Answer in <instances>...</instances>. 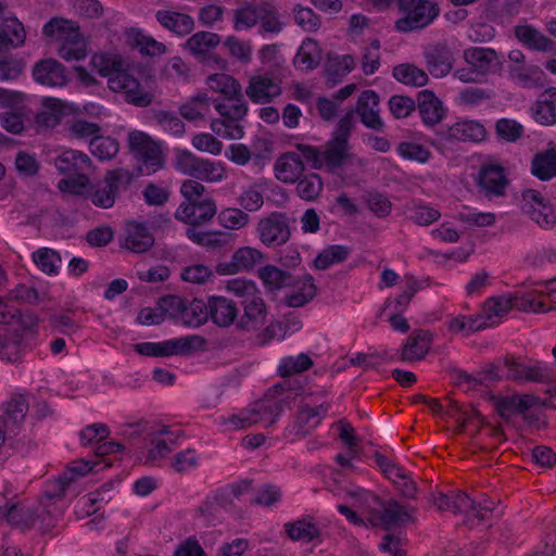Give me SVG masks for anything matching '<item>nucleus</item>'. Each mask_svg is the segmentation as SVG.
Returning a JSON list of instances; mask_svg holds the SVG:
<instances>
[{
  "mask_svg": "<svg viewBox=\"0 0 556 556\" xmlns=\"http://www.w3.org/2000/svg\"><path fill=\"white\" fill-rule=\"evenodd\" d=\"M418 111L425 125L433 127L445 116L442 101L430 90L418 93Z\"/></svg>",
  "mask_w": 556,
  "mask_h": 556,
  "instance_id": "b1692460",
  "label": "nucleus"
},
{
  "mask_svg": "<svg viewBox=\"0 0 556 556\" xmlns=\"http://www.w3.org/2000/svg\"><path fill=\"white\" fill-rule=\"evenodd\" d=\"M486 137L485 127L477 121H460L441 132L445 141H471L481 142Z\"/></svg>",
  "mask_w": 556,
  "mask_h": 556,
  "instance_id": "6ab92c4d",
  "label": "nucleus"
},
{
  "mask_svg": "<svg viewBox=\"0 0 556 556\" xmlns=\"http://www.w3.org/2000/svg\"><path fill=\"white\" fill-rule=\"evenodd\" d=\"M263 193V184L255 182L242 190L238 203L245 212H257L264 204Z\"/></svg>",
  "mask_w": 556,
  "mask_h": 556,
  "instance_id": "e2e57ef3",
  "label": "nucleus"
},
{
  "mask_svg": "<svg viewBox=\"0 0 556 556\" xmlns=\"http://www.w3.org/2000/svg\"><path fill=\"white\" fill-rule=\"evenodd\" d=\"M295 192L305 201H315L324 189V182L318 174L301 176L296 181Z\"/></svg>",
  "mask_w": 556,
  "mask_h": 556,
  "instance_id": "8fccbe9b",
  "label": "nucleus"
},
{
  "mask_svg": "<svg viewBox=\"0 0 556 556\" xmlns=\"http://www.w3.org/2000/svg\"><path fill=\"white\" fill-rule=\"evenodd\" d=\"M469 502L470 505L459 510V514H463L465 517L464 523L466 526L475 528L491 519L494 511V503L490 498L483 496L482 500L476 501L469 497Z\"/></svg>",
  "mask_w": 556,
  "mask_h": 556,
  "instance_id": "473e14b6",
  "label": "nucleus"
},
{
  "mask_svg": "<svg viewBox=\"0 0 556 556\" xmlns=\"http://www.w3.org/2000/svg\"><path fill=\"white\" fill-rule=\"evenodd\" d=\"M207 321V304L202 299L187 300L179 324L187 327H200Z\"/></svg>",
  "mask_w": 556,
  "mask_h": 556,
  "instance_id": "37998d69",
  "label": "nucleus"
},
{
  "mask_svg": "<svg viewBox=\"0 0 556 556\" xmlns=\"http://www.w3.org/2000/svg\"><path fill=\"white\" fill-rule=\"evenodd\" d=\"M99 74L108 78L110 90L122 93L127 103L139 108H146L152 103L153 94L141 86L130 71L121 68L119 62L103 61Z\"/></svg>",
  "mask_w": 556,
  "mask_h": 556,
  "instance_id": "7ed1b4c3",
  "label": "nucleus"
},
{
  "mask_svg": "<svg viewBox=\"0 0 556 556\" xmlns=\"http://www.w3.org/2000/svg\"><path fill=\"white\" fill-rule=\"evenodd\" d=\"M219 42V35L210 31H198L186 41L185 47L192 55L204 56L215 49Z\"/></svg>",
  "mask_w": 556,
  "mask_h": 556,
  "instance_id": "79ce46f5",
  "label": "nucleus"
},
{
  "mask_svg": "<svg viewBox=\"0 0 556 556\" xmlns=\"http://www.w3.org/2000/svg\"><path fill=\"white\" fill-rule=\"evenodd\" d=\"M275 175L285 184H294L304 173V162L295 151L281 154L274 165Z\"/></svg>",
  "mask_w": 556,
  "mask_h": 556,
  "instance_id": "4be33fe9",
  "label": "nucleus"
},
{
  "mask_svg": "<svg viewBox=\"0 0 556 556\" xmlns=\"http://www.w3.org/2000/svg\"><path fill=\"white\" fill-rule=\"evenodd\" d=\"M380 520L387 527H395L414 521L415 507L403 505L396 500H388L380 504Z\"/></svg>",
  "mask_w": 556,
  "mask_h": 556,
  "instance_id": "bb28decb",
  "label": "nucleus"
},
{
  "mask_svg": "<svg viewBox=\"0 0 556 556\" xmlns=\"http://www.w3.org/2000/svg\"><path fill=\"white\" fill-rule=\"evenodd\" d=\"M330 407V402L324 401L317 404L308 397H302L299 410L294 417L292 431L301 437L308 434L321 422Z\"/></svg>",
  "mask_w": 556,
  "mask_h": 556,
  "instance_id": "9b49d317",
  "label": "nucleus"
},
{
  "mask_svg": "<svg viewBox=\"0 0 556 556\" xmlns=\"http://www.w3.org/2000/svg\"><path fill=\"white\" fill-rule=\"evenodd\" d=\"M33 262L45 274L56 276L61 266V255L50 248H40L33 252Z\"/></svg>",
  "mask_w": 556,
  "mask_h": 556,
  "instance_id": "09e8293b",
  "label": "nucleus"
},
{
  "mask_svg": "<svg viewBox=\"0 0 556 556\" xmlns=\"http://www.w3.org/2000/svg\"><path fill=\"white\" fill-rule=\"evenodd\" d=\"M154 244V236L149 228L136 222L128 223L123 247L134 253L147 252Z\"/></svg>",
  "mask_w": 556,
  "mask_h": 556,
  "instance_id": "a878e982",
  "label": "nucleus"
},
{
  "mask_svg": "<svg viewBox=\"0 0 556 556\" xmlns=\"http://www.w3.org/2000/svg\"><path fill=\"white\" fill-rule=\"evenodd\" d=\"M217 212L212 198H204L194 203H181L175 212V217L186 224L195 226L211 220Z\"/></svg>",
  "mask_w": 556,
  "mask_h": 556,
  "instance_id": "2eb2a0df",
  "label": "nucleus"
},
{
  "mask_svg": "<svg viewBox=\"0 0 556 556\" xmlns=\"http://www.w3.org/2000/svg\"><path fill=\"white\" fill-rule=\"evenodd\" d=\"M127 143L140 175H151L163 168L165 156L161 143L150 135L132 130L128 134Z\"/></svg>",
  "mask_w": 556,
  "mask_h": 556,
  "instance_id": "39448f33",
  "label": "nucleus"
},
{
  "mask_svg": "<svg viewBox=\"0 0 556 556\" xmlns=\"http://www.w3.org/2000/svg\"><path fill=\"white\" fill-rule=\"evenodd\" d=\"M42 34L60 41L58 54L63 60L71 62L86 58V45L76 23L54 17L43 25Z\"/></svg>",
  "mask_w": 556,
  "mask_h": 556,
  "instance_id": "20e7f679",
  "label": "nucleus"
},
{
  "mask_svg": "<svg viewBox=\"0 0 556 556\" xmlns=\"http://www.w3.org/2000/svg\"><path fill=\"white\" fill-rule=\"evenodd\" d=\"M33 77L36 83L48 87H64L70 78L65 67L54 59H45L35 63Z\"/></svg>",
  "mask_w": 556,
  "mask_h": 556,
  "instance_id": "dca6fc26",
  "label": "nucleus"
},
{
  "mask_svg": "<svg viewBox=\"0 0 556 556\" xmlns=\"http://www.w3.org/2000/svg\"><path fill=\"white\" fill-rule=\"evenodd\" d=\"M258 277L268 292H276L292 285L293 276L274 265H266L258 270Z\"/></svg>",
  "mask_w": 556,
  "mask_h": 556,
  "instance_id": "4c0bfd02",
  "label": "nucleus"
},
{
  "mask_svg": "<svg viewBox=\"0 0 556 556\" xmlns=\"http://www.w3.org/2000/svg\"><path fill=\"white\" fill-rule=\"evenodd\" d=\"M261 2L242 5L233 11V28L237 31L254 27L260 20Z\"/></svg>",
  "mask_w": 556,
  "mask_h": 556,
  "instance_id": "3c124183",
  "label": "nucleus"
},
{
  "mask_svg": "<svg viewBox=\"0 0 556 556\" xmlns=\"http://www.w3.org/2000/svg\"><path fill=\"white\" fill-rule=\"evenodd\" d=\"M62 514L51 501L46 498L39 506L34 507L28 502L11 503L0 506V520L18 528H30L40 522L39 528L46 532L55 527L58 517Z\"/></svg>",
  "mask_w": 556,
  "mask_h": 556,
  "instance_id": "f03ea898",
  "label": "nucleus"
},
{
  "mask_svg": "<svg viewBox=\"0 0 556 556\" xmlns=\"http://www.w3.org/2000/svg\"><path fill=\"white\" fill-rule=\"evenodd\" d=\"M287 535L292 541L312 542L320 536V529L312 517H304L285 525Z\"/></svg>",
  "mask_w": 556,
  "mask_h": 556,
  "instance_id": "c9c22d12",
  "label": "nucleus"
},
{
  "mask_svg": "<svg viewBox=\"0 0 556 556\" xmlns=\"http://www.w3.org/2000/svg\"><path fill=\"white\" fill-rule=\"evenodd\" d=\"M356 155L352 151L349 141L331 137L323 149L324 170L337 173L345 165L353 164Z\"/></svg>",
  "mask_w": 556,
  "mask_h": 556,
  "instance_id": "f8f14e48",
  "label": "nucleus"
},
{
  "mask_svg": "<svg viewBox=\"0 0 556 556\" xmlns=\"http://www.w3.org/2000/svg\"><path fill=\"white\" fill-rule=\"evenodd\" d=\"M484 329L481 318L477 315H458L448 321V330L466 336Z\"/></svg>",
  "mask_w": 556,
  "mask_h": 556,
  "instance_id": "69168bd1",
  "label": "nucleus"
},
{
  "mask_svg": "<svg viewBox=\"0 0 556 556\" xmlns=\"http://www.w3.org/2000/svg\"><path fill=\"white\" fill-rule=\"evenodd\" d=\"M511 299V309H518L520 312H532V313H544L549 309L548 305L538 299L533 292L523 293L520 291L509 293Z\"/></svg>",
  "mask_w": 556,
  "mask_h": 556,
  "instance_id": "603ef678",
  "label": "nucleus"
},
{
  "mask_svg": "<svg viewBox=\"0 0 556 556\" xmlns=\"http://www.w3.org/2000/svg\"><path fill=\"white\" fill-rule=\"evenodd\" d=\"M431 342L430 331L424 329L413 331L403 344L401 361L412 363L422 359L428 354Z\"/></svg>",
  "mask_w": 556,
  "mask_h": 556,
  "instance_id": "412c9836",
  "label": "nucleus"
},
{
  "mask_svg": "<svg viewBox=\"0 0 556 556\" xmlns=\"http://www.w3.org/2000/svg\"><path fill=\"white\" fill-rule=\"evenodd\" d=\"M299 397L300 393L289 381L279 382L270 388L262 400L230 416L225 424L235 430L245 429L255 424L271 426L285 408H291L298 403Z\"/></svg>",
  "mask_w": 556,
  "mask_h": 556,
  "instance_id": "f257e3e1",
  "label": "nucleus"
},
{
  "mask_svg": "<svg viewBox=\"0 0 556 556\" xmlns=\"http://www.w3.org/2000/svg\"><path fill=\"white\" fill-rule=\"evenodd\" d=\"M479 186L489 199L502 197L508 186L505 169L498 164H485L479 173Z\"/></svg>",
  "mask_w": 556,
  "mask_h": 556,
  "instance_id": "a211bd4d",
  "label": "nucleus"
},
{
  "mask_svg": "<svg viewBox=\"0 0 556 556\" xmlns=\"http://www.w3.org/2000/svg\"><path fill=\"white\" fill-rule=\"evenodd\" d=\"M403 16L395 22V28L402 33L422 29L439 16L440 8L432 0H399Z\"/></svg>",
  "mask_w": 556,
  "mask_h": 556,
  "instance_id": "423d86ee",
  "label": "nucleus"
},
{
  "mask_svg": "<svg viewBox=\"0 0 556 556\" xmlns=\"http://www.w3.org/2000/svg\"><path fill=\"white\" fill-rule=\"evenodd\" d=\"M132 179L134 174L124 168L109 170L105 174V181L111 190L114 191V200H116L121 192L126 191L130 187Z\"/></svg>",
  "mask_w": 556,
  "mask_h": 556,
  "instance_id": "774afa93",
  "label": "nucleus"
},
{
  "mask_svg": "<svg viewBox=\"0 0 556 556\" xmlns=\"http://www.w3.org/2000/svg\"><path fill=\"white\" fill-rule=\"evenodd\" d=\"M502 368L507 370V379L518 382H545L549 380L552 376L551 370L546 365L539 362L527 365L510 355H506L505 357L500 358L497 363L493 365L492 371H498ZM494 376H497V372H494Z\"/></svg>",
  "mask_w": 556,
  "mask_h": 556,
  "instance_id": "6e6552de",
  "label": "nucleus"
},
{
  "mask_svg": "<svg viewBox=\"0 0 556 556\" xmlns=\"http://www.w3.org/2000/svg\"><path fill=\"white\" fill-rule=\"evenodd\" d=\"M350 249L344 245H330L323 250L314 260L317 269L325 270L334 264L344 262L350 255Z\"/></svg>",
  "mask_w": 556,
  "mask_h": 556,
  "instance_id": "13d9d810",
  "label": "nucleus"
},
{
  "mask_svg": "<svg viewBox=\"0 0 556 556\" xmlns=\"http://www.w3.org/2000/svg\"><path fill=\"white\" fill-rule=\"evenodd\" d=\"M207 320L220 328H228L238 321L239 308L237 303L223 295L207 298Z\"/></svg>",
  "mask_w": 556,
  "mask_h": 556,
  "instance_id": "4468645a",
  "label": "nucleus"
},
{
  "mask_svg": "<svg viewBox=\"0 0 556 556\" xmlns=\"http://www.w3.org/2000/svg\"><path fill=\"white\" fill-rule=\"evenodd\" d=\"M511 311V299L508 294L489 298L482 307V313L477 314L484 324V329L492 327Z\"/></svg>",
  "mask_w": 556,
  "mask_h": 556,
  "instance_id": "7c9ffc66",
  "label": "nucleus"
},
{
  "mask_svg": "<svg viewBox=\"0 0 556 556\" xmlns=\"http://www.w3.org/2000/svg\"><path fill=\"white\" fill-rule=\"evenodd\" d=\"M206 84L212 91L218 92L225 97L227 101L241 97L240 84L230 75L218 73L210 75Z\"/></svg>",
  "mask_w": 556,
  "mask_h": 556,
  "instance_id": "a19ab883",
  "label": "nucleus"
},
{
  "mask_svg": "<svg viewBox=\"0 0 556 556\" xmlns=\"http://www.w3.org/2000/svg\"><path fill=\"white\" fill-rule=\"evenodd\" d=\"M532 174L541 180H548L556 176V150L548 149L536 153L532 160Z\"/></svg>",
  "mask_w": 556,
  "mask_h": 556,
  "instance_id": "c03bdc74",
  "label": "nucleus"
},
{
  "mask_svg": "<svg viewBox=\"0 0 556 556\" xmlns=\"http://www.w3.org/2000/svg\"><path fill=\"white\" fill-rule=\"evenodd\" d=\"M89 149L96 157L105 161L113 159L117 154L119 144L114 138L103 136V132H101L97 139L90 142Z\"/></svg>",
  "mask_w": 556,
  "mask_h": 556,
  "instance_id": "0e129e2a",
  "label": "nucleus"
},
{
  "mask_svg": "<svg viewBox=\"0 0 556 556\" xmlns=\"http://www.w3.org/2000/svg\"><path fill=\"white\" fill-rule=\"evenodd\" d=\"M243 314L239 317L236 326L243 331L258 330L264 326L267 309L262 294H257L250 300H241Z\"/></svg>",
  "mask_w": 556,
  "mask_h": 556,
  "instance_id": "f3484780",
  "label": "nucleus"
},
{
  "mask_svg": "<svg viewBox=\"0 0 556 556\" xmlns=\"http://www.w3.org/2000/svg\"><path fill=\"white\" fill-rule=\"evenodd\" d=\"M258 16L261 31L279 34L283 29V23L279 18V12L273 3L268 1H261V11L258 12Z\"/></svg>",
  "mask_w": 556,
  "mask_h": 556,
  "instance_id": "6e6d98bb",
  "label": "nucleus"
},
{
  "mask_svg": "<svg viewBox=\"0 0 556 556\" xmlns=\"http://www.w3.org/2000/svg\"><path fill=\"white\" fill-rule=\"evenodd\" d=\"M91 469L92 467L86 460L80 459L74 463L73 466L70 467L66 472L60 476V478L51 485V490L46 492V497H48L49 501L62 498L65 495L66 489L75 479V476H85Z\"/></svg>",
  "mask_w": 556,
  "mask_h": 556,
  "instance_id": "f704fd0d",
  "label": "nucleus"
},
{
  "mask_svg": "<svg viewBox=\"0 0 556 556\" xmlns=\"http://www.w3.org/2000/svg\"><path fill=\"white\" fill-rule=\"evenodd\" d=\"M427 68L434 77L447 75L453 67V55L445 45H435L425 52Z\"/></svg>",
  "mask_w": 556,
  "mask_h": 556,
  "instance_id": "c85d7f7f",
  "label": "nucleus"
},
{
  "mask_svg": "<svg viewBox=\"0 0 556 556\" xmlns=\"http://www.w3.org/2000/svg\"><path fill=\"white\" fill-rule=\"evenodd\" d=\"M151 119L162 129L176 137H181L185 134V124L174 112L153 110Z\"/></svg>",
  "mask_w": 556,
  "mask_h": 556,
  "instance_id": "052dcab7",
  "label": "nucleus"
},
{
  "mask_svg": "<svg viewBox=\"0 0 556 556\" xmlns=\"http://www.w3.org/2000/svg\"><path fill=\"white\" fill-rule=\"evenodd\" d=\"M312 366V358L305 353H300L296 356L283 357L278 366V374L281 377L287 378L304 372Z\"/></svg>",
  "mask_w": 556,
  "mask_h": 556,
  "instance_id": "680f3d73",
  "label": "nucleus"
},
{
  "mask_svg": "<svg viewBox=\"0 0 556 556\" xmlns=\"http://www.w3.org/2000/svg\"><path fill=\"white\" fill-rule=\"evenodd\" d=\"M54 165L60 174L65 176L88 172L92 161L88 154L78 150H65L54 159Z\"/></svg>",
  "mask_w": 556,
  "mask_h": 556,
  "instance_id": "393cba45",
  "label": "nucleus"
},
{
  "mask_svg": "<svg viewBox=\"0 0 556 556\" xmlns=\"http://www.w3.org/2000/svg\"><path fill=\"white\" fill-rule=\"evenodd\" d=\"M464 59L475 70L480 78L491 73L495 67L497 55L492 49L472 47L464 51Z\"/></svg>",
  "mask_w": 556,
  "mask_h": 556,
  "instance_id": "2f4dec72",
  "label": "nucleus"
},
{
  "mask_svg": "<svg viewBox=\"0 0 556 556\" xmlns=\"http://www.w3.org/2000/svg\"><path fill=\"white\" fill-rule=\"evenodd\" d=\"M256 231L261 242L268 248L285 244L291 236L289 219L286 214L279 212L261 218Z\"/></svg>",
  "mask_w": 556,
  "mask_h": 556,
  "instance_id": "9d476101",
  "label": "nucleus"
},
{
  "mask_svg": "<svg viewBox=\"0 0 556 556\" xmlns=\"http://www.w3.org/2000/svg\"><path fill=\"white\" fill-rule=\"evenodd\" d=\"M247 96L255 103L270 102L281 93L280 85L267 75H256L250 79Z\"/></svg>",
  "mask_w": 556,
  "mask_h": 556,
  "instance_id": "5701e85b",
  "label": "nucleus"
},
{
  "mask_svg": "<svg viewBox=\"0 0 556 556\" xmlns=\"http://www.w3.org/2000/svg\"><path fill=\"white\" fill-rule=\"evenodd\" d=\"M229 55L242 64H249L252 60V46L236 36H229L224 41Z\"/></svg>",
  "mask_w": 556,
  "mask_h": 556,
  "instance_id": "338daca9",
  "label": "nucleus"
},
{
  "mask_svg": "<svg viewBox=\"0 0 556 556\" xmlns=\"http://www.w3.org/2000/svg\"><path fill=\"white\" fill-rule=\"evenodd\" d=\"M380 98L375 90H364L357 100L355 114L361 118L362 124L374 131H384L386 124L380 116Z\"/></svg>",
  "mask_w": 556,
  "mask_h": 556,
  "instance_id": "ddd939ff",
  "label": "nucleus"
},
{
  "mask_svg": "<svg viewBox=\"0 0 556 556\" xmlns=\"http://www.w3.org/2000/svg\"><path fill=\"white\" fill-rule=\"evenodd\" d=\"M155 18L163 28L179 37L189 35L194 28V21L188 14L170 10H159L155 13Z\"/></svg>",
  "mask_w": 556,
  "mask_h": 556,
  "instance_id": "c756f323",
  "label": "nucleus"
},
{
  "mask_svg": "<svg viewBox=\"0 0 556 556\" xmlns=\"http://www.w3.org/2000/svg\"><path fill=\"white\" fill-rule=\"evenodd\" d=\"M176 168L197 179L218 182L226 178V169L222 162L197 156L189 150H177L175 155Z\"/></svg>",
  "mask_w": 556,
  "mask_h": 556,
  "instance_id": "0eeeda50",
  "label": "nucleus"
},
{
  "mask_svg": "<svg viewBox=\"0 0 556 556\" xmlns=\"http://www.w3.org/2000/svg\"><path fill=\"white\" fill-rule=\"evenodd\" d=\"M519 205L522 213L541 228L549 229L556 224V215L553 212L552 205L540 191L534 189L523 190Z\"/></svg>",
  "mask_w": 556,
  "mask_h": 556,
  "instance_id": "1a4fd4ad",
  "label": "nucleus"
},
{
  "mask_svg": "<svg viewBox=\"0 0 556 556\" xmlns=\"http://www.w3.org/2000/svg\"><path fill=\"white\" fill-rule=\"evenodd\" d=\"M320 62V50L317 42L312 38H306L295 58L294 64L302 70H314Z\"/></svg>",
  "mask_w": 556,
  "mask_h": 556,
  "instance_id": "49530a36",
  "label": "nucleus"
},
{
  "mask_svg": "<svg viewBox=\"0 0 556 556\" xmlns=\"http://www.w3.org/2000/svg\"><path fill=\"white\" fill-rule=\"evenodd\" d=\"M535 403V397L530 394L505 396L497 401L496 409L502 417L509 418L517 414H523Z\"/></svg>",
  "mask_w": 556,
  "mask_h": 556,
  "instance_id": "ea45409f",
  "label": "nucleus"
},
{
  "mask_svg": "<svg viewBox=\"0 0 556 556\" xmlns=\"http://www.w3.org/2000/svg\"><path fill=\"white\" fill-rule=\"evenodd\" d=\"M393 76L400 83L413 87H421L428 83L427 73L413 64L396 65L393 68Z\"/></svg>",
  "mask_w": 556,
  "mask_h": 556,
  "instance_id": "5fc2aeb1",
  "label": "nucleus"
},
{
  "mask_svg": "<svg viewBox=\"0 0 556 556\" xmlns=\"http://www.w3.org/2000/svg\"><path fill=\"white\" fill-rule=\"evenodd\" d=\"M432 503L440 511H452L454 514L459 513L460 509L470 505L469 496L462 491H457L451 495L443 493L433 495Z\"/></svg>",
  "mask_w": 556,
  "mask_h": 556,
  "instance_id": "4d7b16f0",
  "label": "nucleus"
},
{
  "mask_svg": "<svg viewBox=\"0 0 556 556\" xmlns=\"http://www.w3.org/2000/svg\"><path fill=\"white\" fill-rule=\"evenodd\" d=\"M516 38L528 49L549 52L554 50V42L531 25H518L515 27Z\"/></svg>",
  "mask_w": 556,
  "mask_h": 556,
  "instance_id": "72a5a7b5",
  "label": "nucleus"
},
{
  "mask_svg": "<svg viewBox=\"0 0 556 556\" xmlns=\"http://www.w3.org/2000/svg\"><path fill=\"white\" fill-rule=\"evenodd\" d=\"M534 118L543 125L556 124V88L546 89L536 101L534 106Z\"/></svg>",
  "mask_w": 556,
  "mask_h": 556,
  "instance_id": "e433bc0d",
  "label": "nucleus"
},
{
  "mask_svg": "<svg viewBox=\"0 0 556 556\" xmlns=\"http://www.w3.org/2000/svg\"><path fill=\"white\" fill-rule=\"evenodd\" d=\"M26 31L17 18L11 20V24L5 25V29L0 30V53L11 48H18L24 45Z\"/></svg>",
  "mask_w": 556,
  "mask_h": 556,
  "instance_id": "de8ad7c7",
  "label": "nucleus"
},
{
  "mask_svg": "<svg viewBox=\"0 0 556 556\" xmlns=\"http://www.w3.org/2000/svg\"><path fill=\"white\" fill-rule=\"evenodd\" d=\"M103 132V128L96 122H89L85 118H75L67 128V135L71 139L91 142Z\"/></svg>",
  "mask_w": 556,
  "mask_h": 556,
  "instance_id": "a18cd8bd",
  "label": "nucleus"
},
{
  "mask_svg": "<svg viewBox=\"0 0 556 556\" xmlns=\"http://www.w3.org/2000/svg\"><path fill=\"white\" fill-rule=\"evenodd\" d=\"M407 218L419 226H429L437 222L441 213L427 204L412 202L406 206Z\"/></svg>",
  "mask_w": 556,
  "mask_h": 556,
  "instance_id": "bf43d9fd",
  "label": "nucleus"
},
{
  "mask_svg": "<svg viewBox=\"0 0 556 556\" xmlns=\"http://www.w3.org/2000/svg\"><path fill=\"white\" fill-rule=\"evenodd\" d=\"M28 412V403L26 399L21 395H14L11 401L8 402L4 414L0 418H4L10 424V430L20 429L21 424L24 421L25 416Z\"/></svg>",
  "mask_w": 556,
  "mask_h": 556,
  "instance_id": "864d4df0",
  "label": "nucleus"
},
{
  "mask_svg": "<svg viewBox=\"0 0 556 556\" xmlns=\"http://www.w3.org/2000/svg\"><path fill=\"white\" fill-rule=\"evenodd\" d=\"M291 292L286 295L285 302L290 307H301L312 301L316 293L317 287L314 283V278L305 274L301 278L295 279L291 286Z\"/></svg>",
  "mask_w": 556,
  "mask_h": 556,
  "instance_id": "cd10ccee",
  "label": "nucleus"
},
{
  "mask_svg": "<svg viewBox=\"0 0 556 556\" xmlns=\"http://www.w3.org/2000/svg\"><path fill=\"white\" fill-rule=\"evenodd\" d=\"M509 78L527 89L542 88L546 84V74L535 64H513L508 68Z\"/></svg>",
  "mask_w": 556,
  "mask_h": 556,
  "instance_id": "aec40b11",
  "label": "nucleus"
},
{
  "mask_svg": "<svg viewBox=\"0 0 556 556\" xmlns=\"http://www.w3.org/2000/svg\"><path fill=\"white\" fill-rule=\"evenodd\" d=\"M210 110L211 99L206 93H198L179 106L180 115L190 122L204 119Z\"/></svg>",
  "mask_w": 556,
  "mask_h": 556,
  "instance_id": "58836bf2",
  "label": "nucleus"
}]
</instances>
